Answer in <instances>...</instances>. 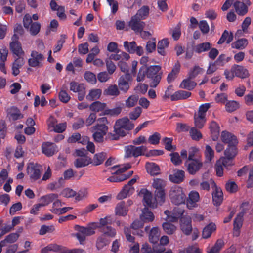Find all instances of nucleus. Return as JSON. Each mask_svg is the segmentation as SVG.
Returning <instances> with one entry per match:
<instances>
[{
  "mask_svg": "<svg viewBox=\"0 0 253 253\" xmlns=\"http://www.w3.org/2000/svg\"><path fill=\"white\" fill-rule=\"evenodd\" d=\"M203 164L199 160L192 161L187 166V170L191 174H195L201 168Z\"/></svg>",
  "mask_w": 253,
  "mask_h": 253,
  "instance_id": "nucleus-18",
  "label": "nucleus"
},
{
  "mask_svg": "<svg viewBox=\"0 0 253 253\" xmlns=\"http://www.w3.org/2000/svg\"><path fill=\"white\" fill-rule=\"evenodd\" d=\"M115 52V53L111 54L110 55V60L120 61V62H121L123 61L124 60H127L130 58L129 54L125 52L118 50Z\"/></svg>",
  "mask_w": 253,
  "mask_h": 253,
  "instance_id": "nucleus-21",
  "label": "nucleus"
},
{
  "mask_svg": "<svg viewBox=\"0 0 253 253\" xmlns=\"http://www.w3.org/2000/svg\"><path fill=\"white\" fill-rule=\"evenodd\" d=\"M102 93V90L98 88H94L89 90L86 96V99L89 101L97 100L99 98Z\"/></svg>",
  "mask_w": 253,
  "mask_h": 253,
  "instance_id": "nucleus-29",
  "label": "nucleus"
},
{
  "mask_svg": "<svg viewBox=\"0 0 253 253\" xmlns=\"http://www.w3.org/2000/svg\"><path fill=\"white\" fill-rule=\"evenodd\" d=\"M105 155L106 154L103 152L95 154L93 160V165L97 166L101 164L104 161Z\"/></svg>",
  "mask_w": 253,
  "mask_h": 253,
  "instance_id": "nucleus-63",
  "label": "nucleus"
},
{
  "mask_svg": "<svg viewBox=\"0 0 253 253\" xmlns=\"http://www.w3.org/2000/svg\"><path fill=\"white\" fill-rule=\"evenodd\" d=\"M212 139L216 141L218 139L219 135V126L214 121L211 122L210 126Z\"/></svg>",
  "mask_w": 253,
  "mask_h": 253,
  "instance_id": "nucleus-31",
  "label": "nucleus"
},
{
  "mask_svg": "<svg viewBox=\"0 0 253 253\" xmlns=\"http://www.w3.org/2000/svg\"><path fill=\"white\" fill-rule=\"evenodd\" d=\"M205 155L207 162H210L213 158L214 152L209 145H206L205 147Z\"/></svg>",
  "mask_w": 253,
  "mask_h": 253,
  "instance_id": "nucleus-55",
  "label": "nucleus"
},
{
  "mask_svg": "<svg viewBox=\"0 0 253 253\" xmlns=\"http://www.w3.org/2000/svg\"><path fill=\"white\" fill-rule=\"evenodd\" d=\"M200 199L199 194L196 191H191L188 195V198L187 199L186 204L187 207L189 209H192L197 206V203L199 201Z\"/></svg>",
  "mask_w": 253,
  "mask_h": 253,
  "instance_id": "nucleus-13",
  "label": "nucleus"
},
{
  "mask_svg": "<svg viewBox=\"0 0 253 253\" xmlns=\"http://www.w3.org/2000/svg\"><path fill=\"white\" fill-rule=\"evenodd\" d=\"M169 196L171 202L175 205L184 203L186 199L183 189L179 186L172 187L169 192Z\"/></svg>",
  "mask_w": 253,
  "mask_h": 253,
  "instance_id": "nucleus-3",
  "label": "nucleus"
},
{
  "mask_svg": "<svg viewBox=\"0 0 253 253\" xmlns=\"http://www.w3.org/2000/svg\"><path fill=\"white\" fill-rule=\"evenodd\" d=\"M138 99L139 97L137 95H130L125 101L126 107L130 108L134 107L137 104Z\"/></svg>",
  "mask_w": 253,
  "mask_h": 253,
  "instance_id": "nucleus-40",
  "label": "nucleus"
},
{
  "mask_svg": "<svg viewBox=\"0 0 253 253\" xmlns=\"http://www.w3.org/2000/svg\"><path fill=\"white\" fill-rule=\"evenodd\" d=\"M100 231L103 233L102 235H106L109 237H114L116 235V230L110 226H106L102 227Z\"/></svg>",
  "mask_w": 253,
  "mask_h": 253,
  "instance_id": "nucleus-49",
  "label": "nucleus"
},
{
  "mask_svg": "<svg viewBox=\"0 0 253 253\" xmlns=\"http://www.w3.org/2000/svg\"><path fill=\"white\" fill-rule=\"evenodd\" d=\"M98 224L96 223H92L89 227H84L77 226V230L81 233L84 234L85 236H90L95 233V229L97 228Z\"/></svg>",
  "mask_w": 253,
  "mask_h": 253,
  "instance_id": "nucleus-16",
  "label": "nucleus"
},
{
  "mask_svg": "<svg viewBox=\"0 0 253 253\" xmlns=\"http://www.w3.org/2000/svg\"><path fill=\"white\" fill-rule=\"evenodd\" d=\"M12 42L10 43L9 48L12 53L18 57H21L24 52L22 50L21 43L17 40L16 36H12L11 37Z\"/></svg>",
  "mask_w": 253,
  "mask_h": 253,
  "instance_id": "nucleus-8",
  "label": "nucleus"
},
{
  "mask_svg": "<svg viewBox=\"0 0 253 253\" xmlns=\"http://www.w3.org/2000/svg\"><path fill=\"white\" fill-rule=\"evenodd\" d=\"M84 88V85L82 84H78L75 82H71L70 84V90L74 92H78L83 90Z\"/></svg>",
  "mask_w": 253,
  "mask_h": 253,
  "instance_id": "nucleus-58",
  "label": "nucleus"
},
{
  "mask_svg": "<svg viewBox=\"0 0 253 253\" xmlns=\"http://www.w3.org/2000/svg\"><path fill=\"white\" fill-rule=\"evenodd\" d=\"M63 249L64 248L62 246L55 243H52L43 248L41 250V253H48L51 252H54L61 253V251H62Z\"/></svg>",
  "mask_w": 253,
  "mask_h": 253,
  "instance_id": "nucleus-22",
  "label": "nucleus"
},
{
  "mask_svg": "<svg viewBox=\"0 0 253 253\" xmlns=\"http://www.w3.org/2000/svg\"><path fill=\"white\" fill-rule=\"evenodd\" d=\"M161 67L158 65L151 66L146 69V75L149 78H153L154 76L160 73Z\"/></svg>",
  "mask_w": 253,
  "mask_h": 253,
  "instance_id": "nucleus-43",
  "label": "nucleus"
},
{
  "mask_svg": "<svg viewBox=\"0 0 253 253\" xmlns=\"http://www.w3.org/2000/svg\"><path fill=\"white\" fill-rule=\"evenodd\" d=\"M228 159L226 158H220L218 160L215 164V169L216 172V174L218 176H221L223 175V167L222 165L224 167H227L231 166V163L230 164H227V160Z\"/></svg>",
  "mask_w": 253,
  "mask_h": 253,
  "instance_id": "nucleus-23",
  "label": "nucleus"
},
{
  "mask_svg": "<svg viewBox=\"0 0 253 253\" xmlns=\"http://www.w3.org/2000/svg\"><path fill=\"white\" fill-rule=\"evenodd\" d=\"M136 43L135 42H128L125 41L124 42V47L125 49L129 53H135V49L136 48Z\"/></svg>",
  "mask_w": 253,
  "mask_h": 253,
  "instance_id": "nucleus-56",
  "label": "nucleus"
},
{
  "mask_svg": "<svg viewBox=\"0 0 253 253\" xmlns=\"http://www.w3.org/2000/svg\"><path fill=\"white\" fill-rule=\"evenodd\" d=\"M243 216V213H240L234 221L233 235L235 236H238L240 232V228L242 226Z\"/></svg>",
  "mask_w": 253,
  "mask_h": 253,
  "instance_id": "nucleus-19",
  "label": "nucleus"
},
{
  "mask_svg": "<svg viewBox=\"0 0 253 253\" xmlns=\"http://www.w3.org/2000/svg\"><path fill=\"white\" fill-rule=\"evenodd\" d=\"M141 20L134 15L131 17V20L129 22V26L136 33L141 31L144 28L145 23L141 21Z\"/></svg>",
  "mask_w": 253,
  "mask_h": 253,
  "instance_id": "nucleus-11",
  "label": "nucleus"
},
{
  "mask_svg": "<svg viewBox=\"0 0 253 253\" xmlns=\"http://www.w3.org/2000/svg\"><path fill=\"white\" fill-rule=\"evenodd\" d=\"M84 78L87 82L92 84H95L96 83V76L90 71L85 72L84 74Z\"/></svg>",
  "mask_w": 253,
  "mask_h": 253,
  "instance_id": "nucleus-61",
  "label": "nucleus"
},
{
  "mask_svg": "<svg viewBox=\"0 0 253 253\" xmlns=\"http://www.w3.org/2000/svg\"><path fill=\"white\" fill-rule=\"evenodd\" d=\"M216 229V227L214 223H210L203 229L202 232L203 238L205 239L209 238L211 236L212 233L215 231Z\"/></svg>",
  "mask_w": 253,
  "mask_h": 253,
  "instance_id": "nucleus-35",
  "label": "nucleus"
},
{
  "mask_svg": "<svg viewBox=\"0 0 253 253\" xmlns=\"http://www.w3.org/2000/svg\"><path fill=\"white\" fill-rule=\"evenodd\" d=\"M155 200L156 203L162 205L165 200V190L155 191Z\"/></svg>",
  "mask_w": 253,
  "mask_h": 253,
  "instance_id": "nucleus-52",
  "label": "nucleus"
},
{
  "mask_svg": "<svg viewBox=\"0 0 253 253\" xmlns=\"http://www.w3.org/2000/svg\"><path fill=\"white\" fill-rule=\"evenodd\" d=\"M184 210L178 207H175L171 213V222L177 221L184 213Z\"/></svg>",
  "mask_w": 253,
  "mask_h": 253,
  "instance_id": "nucleus-44",
  "label": "nucleus"
},
{
  "mask_svg": "<svg viewBox=\"0 0 253 253\" xmlns=\"http://www.w3.org/2000/svg\"><path fill=\"white\" fill-rule=\"evenodd\" d=\"M44 60V57L42 54L33 51V67H42Z\"/></svg>",
  "mask_w": 253,
  "mask_h": 253,
  "instance_id": "nucleus-24",
  "label": "nucleus"
},
{
  "mask_svg": "<svg viewBox=\"0 0 253 253\" xmlns=\"http://www.w3.org/2000/svg\"><path fill=\"white\" fill-rule=\"evenodd\" d=\"M19 234L18 233H12L6 236L4 240L1 241V244L7 246L8 244H12L16 242L19 238Z\"/></svg>",
  "mask_w": 253,
  "mask_h": 253,
  "instance_id": "nucleus-39",
  "label": "nucleus"
},
{
  "mask_svg": "<svg viewBox=\"0 0 253 253\" xmlns=\"http://www.w3.org/2000/svg\"><path fill=\"white\" fill-rule=\"evenodd\" d=\"M24 61L23 58L20 57L17 58L13 63L12 70V74L16 76L19 74V68L24 64Z\"/></svg>",
  "mask_w": 253,
  "mask_h": 253,
  "instance_id": "nucleus-30",
  "label": "nucleus"
},
{
  "mask_svg": "<svg viewBox=\"0 0 253 253\" xmlns=\"http://www.w3.org/2000/svg\"><path fill=\"white\" fill-rule=\"evenodd\" d=\"M110 243V241L106 238L104 235L99 236L96 242V247L98 249L101 250L104 247L108 245Z\"/></svg>",
  "mask_w": 253,
  "mask_h": 253,
  "instance_id": "nucleus-53",
  "label": "nucleus"
},
{
  "mask_svg": "<svg viewBox=\"0 0 253 253\" xmlns=\"http://www.w3.org/2000/svg\"><path fill=\"white\" fill-rule=\"evenodd\" d=\"M8 115L13 120H17L23 118V115L20 113V110L16 107H11L7 110Z\"/></svg>",
  "mask_w": 253,
  "mask_h": 253,
  "instance_id": "nucleus-32",
  "label": "nucleus"
},
{
  "mask_svg": "<svg viewBox=\"0 0 253 253\" xmlns=\"http://www.w3.org/2000/svg\"><path fill=\"white\" fill-rule=\"evenodd\" d=\"M248 43L247 40L243 38L234 42L232 43L231 45L233 48L241 50L244 49L248 45Z\"/></svg>",
  "mask_w": 253,
  "mask_h": 253,
  "instance_id": "nucleus-46",
  "label": "nucleus"
},
{
  "mask_svg": "<svg viewBox=\"0 0 253 253\" xmlns=\"http://www.w3.org/2000/svg\"><path fill=\"white\" fill-rule=\"evenodd\" d=\"M23 22L24 27L32 33V17L29 14H26L24 16Z\"/></svg>",
  "mask_w": 253,
  "mask_h": 253,
  "instance_id": "nucleus-62",
  "label": "nucleus"
},
{
  "mask_svg": "<svg viewBox=\"0 0 253 253\" xmlns=\"http://www.w3.org/2000/svg\"><path fill=\"white\" fill-rule=\"evenodd\" d=\"M113 218L111 216H106L105 217L100 219V225H98V227H99L98 228L101 229L102 227H106V226H108L107 225L108 224H111L113 222Z\"/></svg>",
  "mask_w": 253,
  "mask_h": 253,
  "instance_id": "nucleus-59",
  "label": "nucleus"
},
{
  "mask_svg": "<svg viewBox=\"0 0 253 253\" xmlns=\"http://www.w3.org/2000/svg\"><path fill=\"white\" fill-rule=\"evenodd\" d=\"M140 196H143V199L145 206L154 208L157 206L155 200L152 198V194L147 189H142L139 194Z\"/></svg>",
  "mask_w": 253,
  "mask_h": 253,
  "instance_id": "nucleus-10",
  "label": "nucleus"
},
{
  "mask_svg": "<svg viewBox=\"0 0 253 253\" xmlns=\"http://www.w3.org/2000/svg\"><path fill=\"white\" fill-rule=\"evenodd\" d=\"M120 93V91L116 84L110 85L104 90V94L109 96L116 97L118 96Z\"/></svg>",
  "mask_w": 253,
  "mask_h": 253,
  "instance_id": "nucleus-45",
  "label": "nucleus"
},
{
  "mask_svg": "<svg viewBox=\"0 0 253 253\" xmlns=\"http://www.w3.org/2000/svg\"><path fill=\"white\" fill-rule=\"evenodd\" d=\"M239 107V103L235 101H229L225 104V108L227 111L231 112L238 109Z\"/></svg>",
  "mask_w": 253,
  "mask_h": 253,
  "instance_id": "nucleus-60",
  "label": "nucleus"
},
{
  "mask_svg": "<svg viewBox=\"0 0 253 253\" xmlns=\"http://www.w3.org/2000/svg\"><path fill=\"white\" fill-rule=\"evenodd\" d=\"M58 198V194L54 193L49 194L42 197L40 199L39 203L35 206V210L33 208V213H35L40 208L48 205Z\"/></svg>",
  "mask_w": 253,
  "mask_h": 253,
  "instance_id": "nucleus-6",
  "label": "nucleus"
},
{
  "mask_svg": "<svg viewBox=\"0 0 253 253\" xmlns=\"http://www.w3.org/2000/svg\"><path fill=\"white\" fill-rule=\"evenodd\" d=\"M142 113V108L140 106H136L129 113V119L136 120L141 116Z\"/></svg>",
  "mask_w": 253,
  "mask_h": 253,
  "instance_id": "nucleus-47",
  "label": "nucleus"
},
{
  "mask_svg": "<svg viewBox=\"0 0 253 253\" xmlns=\"http://www.w3.org/2000/svg\"><path fill=\"white\" fill-rule=\"evenodd\" d=\"M236 13L240 15H244L248 12L247 6L242 2L237 1L234 4Z\"/></svg>",
  "mask_w": 253,
  "mask_h": 253,
  "instance_id": "nucleus-38",
  "label": "nucleus"
},
{
  "mask_svg": "<svg viewBox=\"0 0 253 253\" xmlns=\"http://www.w3.org/2000/svg\"><path fill=\"white\" fill-rule=\"evenodd\" d=\"M147 172L152 175H155L159 173V167L154 163H147L146 165Z\"/></svg>",
  "mask_w": 253,
  "mask_h": 253,
  "instance_id": "nucleus-48",
  "label": "nucleus"
},
{
  "mask_svg": "<svg viewBox=\"0 0 253 253\" xmlns=\"http://www.w3.org/2000/svg\"><path fill=\"white\" fill-rule=\"evenodd\" d=\"M166 185V182L162 179L156 178L154 179L152 183L153 187L155 190H165L164 188Z\"/></svg>",
  "mask_w": 253,
  "mask_h": 253,
  "instance_id": "nucleus-51",
  "label": "nucleus"
},
{
  "mask_svg": "<svg viewBox=\"0 0 253 253\" xmlns=\"http://www.w3.org/2000/svg\"><path fill=\"white\" fill-rule=\"evenodd\" d=\"M191 219L189 217H182L180 220V228L186 235H190L192 231Z\"/></svg>",
  "mask_w": 253,
  "mask_h": 253,
  "instance_id": "nucleus-9",
  "label": "nucleus"
},
{
  "mask_svg": "<svg viewBox=\"0 0 253 253\" xmlns=\"http://www.w3.org/2000/svg\"><path fill=\"white\" fill-rule=\"evenodd\" d=\"M128 208L124 201L119 203L115 208V213L117 215L125 216L126 215Z\"/></svg>",
  "mask_w": 253,
  "mask_h": 253,
  "instance_id": "nucleus-34",
  "label": "nucleus"
},
{
  "mask_svg": "<svg viewBox=\"0 0 253 253\" xmlns=\"http://www.w3.org/2000/svg\"><path fill=\"white\" fill-rule=\"evenodd\" d=\"M169 44V40L167 38L159 41L157 45V50L158 53L161 55H165L166 54L165 49L167 48Z\"/></svg>",
  "mask_w": 253,
  "mask_h": 253,
  "instance_id": "nucleus-37",
  "label": "nucleus"
},
{
  "mask_svg": "<svg viewBox=\"0 0 253 253\" xmlns=\"http://www.w3.org/2000/svg\"><path fill=\"white\" fill-rule=\"evenodd\" d=\"M130 167V164H126L123 168L118 169L116 171V174L109 177L107 180L111 182H119L126 179L129 177V175H126V174H119L129 169Z\"/></svg>",
  "mask_w": 253,
  "mask_h": 253,
  "instance_id": "nucleus-5",
  "label": "nucleus"
},
{
  "mask_svg": "<svg viewBox=\"0 0 253 253\" xmlns=\"http://www.w3.org/2000/svg\"><path fill=\"white\" fill-rule=\"evenodd\" d=\"M134 123L126 116L116 120L114 125V133H109L107 138L111 140H118L121 137H124L127 134V131L133 129Z\"/></svg>",
  "mask_w": 253,
  "mask_h": 253,
  "instance_id": "nucleus-1",
  "label": "nucleus"
},
{
  "mask_svg": "<svg viewBox=\"0 0 253 253\" xmlns=\"http://www.w3.org/2000/svg\"><path fill=\"white\" fill-rule=\"evenodd\" d=\"M221 138L223 142L228 144V148L224 151V154L228 158L235 157L237 154L236 145L238 144L237 137L227 131H222Z\"/></svg>",
  "mask_w": 253,
  "mask_h": 253,
  "instance_id": "nucleus-2",
  "label": "nucleus"
},
{
  "mask_svg": "<svg viewBox=\"0 0 253 253\" xmlns=\"http://www.w3.org/2000/svg\"><path fill=\"white\" fill-rule=\"evenodd\" d=\"M191 95V93L184 90H179L174 92L170 96L172 101L186 99L189 98Z\"/></svg>",
  "mask_w": 253,
  "mask_h": 253,
  "instance_id": "nucleus-25",
  "label": "nucleus"
},
{
  "mask_svg": "<svg viewBox=\"0 0 253 253\" xmlns=\"http://www.w3.org/2000/svg\"><path fill=\"white\" fill-rule=\"evenodd\" d=\"M134 192V188L133 186L125 185L123 189L118 193L117 198L121 200L132 194Z\"/></svg>",
  "mask_w": 253,
  "mask_h": 253,
  "instance_id": "nucleus-20",
  "label": "nucleus"
},
{
  "mask_svg": "<svg viewBox=\"0 0 253 253\" xmlns=\"http://www.w3.org/2000/svg\"><path fill=\"white\" fill-rule=\"evenodd\" d=\"M90 163V159L87 157H83L77 158L74 162V165L76 168H81L87 166Z\"/></svg>",
  "mask_w": 253,
  "mask_h": 253,
  "instance_id": "nucleus-42",
  "label": "nucleus"
},
{
  "mask_svg": "<svg viewBox=\"0 0 253 253\" xmlns=\"http://www.w3.org/2000/svg\"><path fill=\"white\" fill-rule=\"evenodd\" d=\"M211 183L214 186V190L212 193V199L214 205H220L223 200V193L220 188L217 187L215 183L211 181Z\"/></svg>",
  "mask_w": 253,
  "mask_h": 253,
  "instance_id": "nucleus-15",
  "label": "nucleus"
},
{
  "mask_svg": "<svg viewBox=\"0 0 253 253\" xmlns=\"http://www.w3.org/2000/svg\"><path fill=\"white\" fill-rule=\"evenodd\" d=\"M140 219L144 222H152L154 219V215L147 208H144L140 215Z\"/></svg>",
  "mask_w": 253,
  "mask_h": 253,
  "instance_id": "nucleus-33",
  "label": "nucleus"
},
{
  "mask_svg": "<svg viewBox=\"0 0 253 253\" xmlns=\"http://www.w3.org/2000/svg\"><path fill=\"white\" fill-rule=\"evenodd\" d=\"M130 80V76L126 73L122 76L118 80V86L120 89L124 93H126L129 88V81Z\"/></svg>",
  "mask_w": 253,
  "mask_h": 253,
  "instance_id": "nucleus-12",
  "label": "nucleus"
},
{
  "mask_svg": "<svg viewBox=\"0 0 253 253\" xmlns=\"http://www.w3.org/2000/svg\"><path fill=\"white\" fill-rule=\"evenodd\" d=\"M162 227L164 232L168 235L174 234L177 230V227L169 222H164L162 224Z\"/></svg>",
  "mask_w": 253,
  "mask_h": 253,
  "instance_id": "nucleus-41",
  "label": "nucleus"
},
{
  "mask_svg": "<svg viewBox=\"0 0 253 253\" xmlns=\"http://www.w3.org/2000/svg\"><path fill=\"white\" fill-rule=\"evenodd\" d=\"M194 122L195 126L197 127L202 128L206 122L205 117L198 114H195L194 116Z\"/></svg>",
  "mask_w": 253,
  "mask_h": 253,
  "instance_id": "nucleus-57",
  "label": "nucleus"
},
{
  "mask_svg": "<svg viewBox=\"0 0 253 253\" xmlns=\"http://www.w3.org/2000/svg\"><path fill=\"white\" fill-rule=\"evenodd\" d=\"M192 78L188 77L187 78L183 80L179 85L180 88L188 90H193L196 86L197 84L194 81H192Z\"/></svg>",
  "mask_w": 253,
  "mask_h": 253,
  "instance_id": "nucleus-27",
  "label": "nucleus"
},
{
  "mask_svg": "<svg viewBox=\"0 0 253 253\" xmlns=\"http://www.w3.org/2000/svg\"><path fill=\"white\" fill-rule=\"evenodd\" d=\"M97 124L91 127V132H99L100 133L107 134L108 127V120L106 117H102L97 119Z\"/></svg>",
  "mask_w": 253,
  "mask_h": 253,
  "instance_id": "nucleus-7",
  "label": "nucleus"
},
{
  "mask_svg": "<svg viewBox=\"0 0 253 253\" xmlns=\"http://www.w3.org/2000/svg\"><path fill=\"white\" fill-rule=\"evenodd\" d=\"M232 71L234 72L235 76L242 79L248 77L249 75L247 69L240 65H233L232 66Z\"/></svg>",
  "mask_w": 253,
  "mask_h": 253,
  "instance_id": "nucleus-17",
  "label": "nucleus"
},
{
  "mask_svg": "<svg viewBox=\"0 0 253 253\" xmlns=\"http://www.w3.org/2000/svg\"><path fill=\"white\" fill-rule=\"evenodd\" d=\"M160 236V231L157 227H153L149 234V239L151 243L155 244L158 242Z\"/></svg>",
  "mask_w": 253,
  "mask_h": 253,
  "instance_id": "nucleus-28",
  "label": "nucleus"
},
{
  "mask_svg": "<svg viewBox=\"0 0 253 253\" xmlns=\"http://www.w3.org/2000/svg\"><path fill=\"white\" fill-rule=\"evenodd\" d=\"M58 151L57 146L53 143L46 142L42 145V152L47 156H51Z\"/></svg>",
  "mask_w": 253,
  "mask_h": 253,
  "instance_id": "nucleus-14",
  "label": "nucleus"
},
{
  "mask_svg": "<svg viewBox=\"0 0 253 253\" xmlns=\"http://www.w3.org/2000/svg\"><path fill=\"white\" fill-rule=\"evenodd\" d=\"M106 104L99 101H95L91 103L89 106L90 110L94 112H99L103 110L106 107Z\"/></svg>",
  "mask_w": 253,
  "mask_h": 253,
  "instance_id": "nucleus-50",
  "label": "nucleus"
},
{
  "mask_svg": "<svg viewBox=\"0 0 253 253\" xmlns=\"http://www.w3.org/2000/svg\"><path fill=\"white\" fill-rule=\"evenodd\" d=\"M184 177V171L182 170H178L175 171L172 174L169 175V179L170 181L179 183L182 182Z\"/></svg>",
  "mask_w": 253,
  "mask_h": 253,
  "instance_id": "nucleus-26",
  "label": "nucleus"
},
{
  "mask_svg": "<svg viewBox=\"0 0 253 253\" xmlns=\"http://www.w3.org/2000/svg\"><path fill=\"white\" fill-rule=\"evenodd\" d=\"M147 150V147L145 146H141L136 147L133 145L126 146L125 148V157L128 158L131 157H137L143 155Z\"/></svg>",
  "mask_w": 253,
  "mask_h": 253,
  "instance_id": "nucleus-4",
  "label": "nucleus"
},
{
  "mask_svg": "<svg viewBox=\"0 0 253 253\" xmlns=\"http://www.w3.org/2000/svg\"><path fill=\"white\" fill-rule=\"evenodd\" d=\"M203 73V70L198 66H195L191 69L188 73V77L190 78L194 79L199 74H201Z\"/></svg>",
  "mask_w": 253,
  "mask_h": 253,
  "instance_id": "nucleus-64",
  "label": "nucleus"
},
{
  "mask_svg": "<svg viewBox=\"0 0 253 253\" xmlns=\"http://www.w3.org/2000/svg\"><path fill=\"white\" fill-rule=\"evenodd\" d=\"M211 47V44L209 42H205L197 44L194 48L195 52L201 53L209 50Z\"/></svg>",
  "mask_w": 253,
  "mask_h": 253,
  "instance_id": "nucleus-36",
  "label": "nucleus"
},
{
  "mask_svg": "<svg viewBox=\"0 0 253 253\" xmlns=\"http://www.w3.org/2000/svg\"><path fill=\"white\" fill-rule=\"evenodd\" d=\"M149 12V8L147 6H142L137 13L134 15L141 19H145L148 16Z\"/></svg>",
  "mask_w": 253,
  "mask_h": 253,
  "instance_id": "nucleus-54",
  "label": "nucleus"
}]
</instances>
